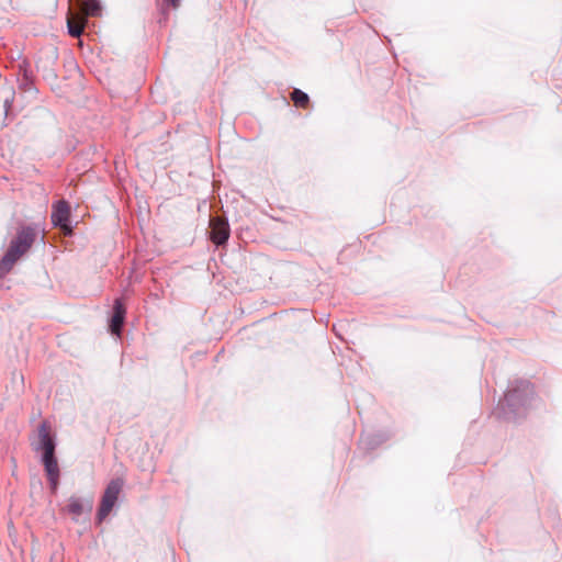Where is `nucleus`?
Returning a JSON list of instances; mask_svg holds the SVG:
<instances>
[{
  "label": "nucleus",
  "instance_id": "f257e3e1",
  "mask_svg": "<svg viewBox=\"0 0 562 562\" xmlns=\"http://www.w3.org/2000/svg\"><path fill=\"white\" fill-rule=\"evenodd\" d=\"M535 398L533 385L528 380L517 379L510 382L498 407L504 418L517 422L524 417Z\"/></svg>",
  "mask_w": 562,
  "mask_h": 562
},
{
  "label": "nucleus",
  "instance_id": "9b49d317",
  "mask_svg": "<svg viewBox=\"0 0 562 562\" xmlns=\"http://www.w3.org/2000/svg\"><path fill=\"white\" fill-rule=\"evenodd\" d=\"M290 98L295 104V106L299 108H306L310 103L308 94L297 88L293 89V91L290 94Z\"/></svg>",
  "mask_w": 562,
  "mask_h": 562
},
{
  "label": "nucleus",
  "instance_id": "a211bd4d",
  "mask_svg": "<svg viewBox=\"0 0 562 562\" xmlns=\"http://www.w3.org/2000/svg\"><path fill=\"white\" fill-rule=\"evenodd\" d=\"M92 506H93L92 501H87V502H86V507H87V510H88V512H91V510H92Z\"/></svg>",
  "mask_w": 562,
  "mask_h": 562
},
{
  "label": "nucleus",
  "instance_id": "39448f33",
  "mask_svg": "<svg viewBox=\"0 0 562 562\" xmlns=\"http://www.w3.org/2000/svg\"><path fill=\"white\" fill-rule=\"evenodd\" d=\"M52 224L60 229H71L70 226V205L66 200H59L53 204Z\"/></svg>",
  "mask_w": 562,
  "mask_h": 562
},
{
  "label": "nucleus",
  "instance_id": "f8f14e48",
  "mask_svg": "<svg viewBox=\"0 0 562 562\" xmlns=\"http://www.w3.org/2000/svg\"><path fill=\"white\" fill-rule=\"evenodd\" d=\"M19 88L24 92H36L32 76L26 69H23L22 77L18 79Z\"/></svg>",
  "mask_w": 562,
  "mask_h": 562
},
{
  "label": "nucleus",
  "instance_id": "0eeeda50",
  "mask_svg": "<svg viewBox=\"0 0 562 562\" xmlns=\"http://www.w3.org/2000/svg\"><path fill=\"white\" fill-rule=\"evenodd\" d=\"M231 229L227 220L212 218L211 220V240L216 246H223L229 238Z\"/></svg>",
  "mask_w": 562,
  "mask_h": 562
},
{
  "label": "nucleus",
  "instance_id": "4468645a",
  "mask_svg": "<svg viewBox=\"0 0 562 562\" xmlns=\"http://www.w3.org/2000/svg\"><path fill=\"white\" fill-rule=\"evenodd\" d=\"M181 0H164L161 7L159 9L161 18L159 19V23H165L168 20V8L178 9L180 7Z\"/></svg>",
  "mask_w": 562,
  "mask_h": 562
},
{
  "label": "nucleus",
  "instance_id": "20e7f679",
  "mask_svg": "<svg viewBox=\"0 0 562 562\" xmlns=\"http://www.w3.org/2000/svg\"><path fill=\"white\" fill-rule=\"evenodd\" d=\"M31 446L34 451H42V454L56 452V437L48 422L44 420L38 425L36 438L32 440Z\"/></svg>",
  "mask_w": 562,
  "mask_h": 562
},
{
  "label": "nucleus",
  "instance_id": "f3484780",
  "mask_svg": "<svg viewBox=\"0 0 562 562\" xmlns=\"http://www.w3.org/2000/svg\"><path fill=\"white\" fill-rule=\"evenodd\" d=\"M381 440H375V436H366L361 438V443L368 448H374L375 445L380 443Z\"/></svg>",
  "mask_w": 562,
  "mask_h": 562
},
{
  "label": "nucleus",
  "instance_id": "2eb2a0df",
  "mask_svg": "<svg viewBox=\"0 0 562 562\" xmlns=\"http://www.w3.org/2000/svg\"><path fill=\"white\" fill-rule=\"evenodd\" d=\"M59 476L60 474L47 475V480L53 493H55L59 485Z\"/></svg>",
  "mask_w": 562,
  "mask_h": 562
},
{
  "label": "nucleus",
  "instance_id": "f03ea898",
  "mask_svg": "<svg viewBox=\"0 0 562 562\" xmlns=\"http://www.w3.org/2000/svg\"><path fill=\"white\" fill-rule=\"evenodd\" d=\"M37 237V228L33 225L21 226L3 257L0 259V274L11 271L14 263L25 255Z\"/></svg>",
  "mask_w": 562,
  "mask_h": 562
},
{
  "label": "nucleus",
  "instance_id": "6e6552de",
  "mask_svg": "<svg viewBox=\"0 0 562 562\" xmlns=\"http://www.w3.org/2000/svg\"><path fill=\"white\" fill-rule=\"evenodd\" d=\"M88 24V19L81 13H70L67 19L68 34L71 37L79 38L85 27Z\"/></svg>",
  "mask_w": 562,
  "mask_h": 562
},
{
  "label": "nucleus",
  "instance_id": "7ed1b4c3",
  "mask_svg": "<svg viewBox=\"0 0 562 562\" xmlns=\"http://www.w3.org/2000/svg\"><path fill=\"white\" fill-rule=\"evenodd\" d=\"M124 486V480L122 477L112 479L101 497V503L98 508L97 519L99 522L103 521L115 506L119 495Z\"/></svg>",
  "mask_w": 562,
  "mask_h": 562
},
{
  "label": "nucleus",
  "instance_id": "423d86ee",
  "mask_svg": "<svg viewBox=\"0 0 562 562\" xmlns=\"http://www.w3.org/2000/svg\"><path fill=\"white\" fill-rule=\"evenodd\" d=\"M126 307L122 299H115L112 307V315L109 321V330L112 335L121 336L125 323Z\"/></svg>",
  "mask_w": 562,
  "mask_h": 562
},
{
  "label": "nucleus",
  "instance_id": "ddd939ff",
  "mask_svg": "<svg viewBox=\"0 0 562 562\" xmlns=\"http://www.w3.org/2000/svg\"><path fill=\"white\" fill-rule=\"evenodd\" d=\"M67 512L76 517L80 516L85 512V505L78 497L71 496L67 505Z\"/></svg>",
  "mask_w": 562,
  "mask_h": 562
},
{
  "label": "nucleus",
  "instance_id": "dca6fc26",
  "mask_svg": "<svg viewBox=\"0 0 562 562\" xmlns=\"http://www.w3.org/2000/svg\"><path fill=\"white\" fill-rule=\"evenodd\" d=\"M13 100H14V92H11L3 100V108H4L5 117L9 115V111H10V109L12 106Z\"/></svg>",
  "mask_w": 562,
  "mask_h": 562
},
{
  "label": "nucleus",
  "instance_id": "9d476101",
  "mask_svg": "<svg viewBox=\"0 0 562 562\" xmlns=\"http://www.w3.org/2000/svg\"><path fill=\"white\" fill-rule=\"evenodd\" d=\"M41 461L44 465L46 475L60 474L56 452L50 454H42Z\"/></svg>",
  "mask_w": 562,
  "mask_h": 562
},
{
  "label": "nucleus",
  "instance_id": "1a4fd4ad",
  "mask_svg": "<svg viewBox=\"0 0 562 562\" xmlns=\"http://www.w3.org/2000/svg\"><path fill=\"white\" fill-rule=\"evenodd\" d=\"M102 12V5L100 0H83L82 1V11H79L78 13H81L87 19L88 16H99Z\"/></svg>",
  "mask_w": 562,
  "mask_h": 562
}]
</instances>
